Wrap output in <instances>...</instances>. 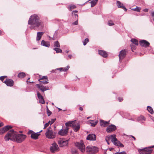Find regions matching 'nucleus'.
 Here are the masks:
<instances>
[{
    "mask_svg": "<svg viewBox=\"0 0 154 154\" xmlns=\"http://www.w3.org/2000/svg\"><path fill=\"white\" fill-rule=\"evenodd\" d=\"M98 53L103 57H106L107 56V54L106 52L104 51L99 50Z\"/></svg>",
    "mask_w": 154,
    "mask_h": 154,
    "instance_id": "nucleus-22",
    "label": "nucleus"
},
{
    "mask_svg": "<svg viewBox=\"0 0 154 154\" xmlns=\"http://www.w3.org/2000/svg\"><path fill=\"white\" fill-rule=\"evenodd\" d=\"M56 69H55V70H52L51 71V72H55V71L56 70Z\"/></svg>",
    "mask_w": 154,
    "mask_h": 154,
    "instance_id": "nucleus-61",
    "label": "nucleus"
},
{
    "mask_svg": "<svg viewBox=\"0 0 154 154\" xmlns=\"http://www.w3.org/2000/svg\"><path fill=\"white\" fill-rule=\"evenodd\" d=\"M77 20L72 23V24L74 25H77L78 24V19L77 18Z\"/></svg>",
    "mask_w": 154,
    "mask_h": 154,
    "instance_id": "nucleus-48",
    "label": "nucleus"
},
{
    "mask_svg": "<svg viewBox=\"0 0 154 154\" xmlns=\"http://www.w3.org/2000/svg\"><path fill=\"white\" fill-rule=\"evenodd\" d=\"M76 8V6L74 5H70L69 6V11H71L72 10V9H74Z\"/></svg>",
    "mask_w": 154,
    "mask_h": 154,
    "instance_id": "nucleus-38",
    "label": "nucleus"
},
{
    "mask_svg": "<svg viewBox=\"0 0 154 154\" xmlns=\"http://www.w3.org/2000/svg\"><path fill=\"white\" fill-rule=\"evenodd\" d=\"M51 127L48 128L47 131L46 132L45 135L46 137L49 139H53L55 137L56 133L52 130H50Z\"/></svg>",
    "mask_w": 154,
    "mask_h": 154,
    "instance_id": "nucleus-6",
    "label": "nucleus"
},
{
    "mask_svg": "<svg viewBox=\"0 0 154 154\" xmlns=\"http://www.w3.org/2000/svg\"><path fill=\"white\" fill-rule=\"evenodd\" d=\"M4 125L3 123L2 122L0 123V127L3 126Z\"/></svg>",
    "mask_w": 154,
    "mask_h": 154,
    "instance_id": "nucleus-58",
    "label": "nucleus"
},
{
    "mask_svg": "<svg viewBox=\"0 0 154 154\" xmlns=\"http://www.w3.org/2000/svg\"><path fill=\"white\" fill-rule=\"evenodd\" d=\"M28 134L31 135V137L33 139L36 140L38 138V136L40 134L39 132L35 133L32 131L30 130L28 132Z\"/></svg>",
    "mask_w": 154,
    "mask_h": 154,
    "instance_id": "nucleus-9",
    "label": "nucleus"
},
{
    "mask_svg": "<svg viewBox=\"0 0 154 154\" xmlns=\"http://www.w3.org/2000/svg\"><path fill=\"white\" fill-rule=\"evenodd\" d=\"M78 12L77 11L75 10L74 11H73L72 12V15L73 17H75V18H77V19L78 17V15L75 14V13H76Z\"/></svg>",
    "mask_w": 154,
    "mask_h": 154,
    "instance_id": "nucleus-31",
    "label": "nucleus"
},
{
    "mask_svg": "<svg viewBox=\"0 0 154 154\" xmlns=\"http://www.w3.org/2000/svg\"><path fill=\"white\" fill-rule=\"evenodd\" d=\"M4 76L0 77V80L2 81H3L4 79Z\"/></svg>",
    "mask_w": 154,
    "mask_h": 154,
    "instance_id": "nucleus-54",
    "label": "nucleus"
},
{
    "mask_svg": "<svg viewBox=\"0 0 154 154\" xmlns=\"http://www.w3.org/2000/svg\"><path fill=\"white\" fill-rule=\"evenodd\" d=\"M28 24L30 26V28L31 29L35 30L38 28H42L43 26V23L40 20L39 17L36 14L30 16Z\"/></svg>",
    "mask_w": 154,
    "mask_h": 154,
    "instance_id": "nucleus-2",
    "label": "nucleus"
},
{
    "mask_svg": "<svg viewBox=\"0 0 154 154\" xmlns=\"http://www.w3.org/2000/svg\"><path fill=\"white\" fill-rule=\"evenodd\" d=\"M136 8H135L131 9L132 10H133V11H136Z\"/></svg>",
    "mask_w": 154,
    "mask_h": 154,
    "instance_id": "nucleus-62",
    "label": "nucleus"
},
{
    "mask_svg": "<svg viewBox=\"0 0 154 154\" xmlns=\"http://www.w3.org/2000/svg\"><path fill=\"white\" fill-rule=\"evenodd\" d=\"M2 32V31L1 30H0V35H1Z\"/></svg>",
    "mask_w": 154,
    "mask_h": 154,
    "instance_id": "nucleus-63",
    "label": "nucleus"
},
{
    "mask_svg": "<svg viewBox=\"0 0 154 154\" xmlns=\"http://www.w3.org/2000/svg\"><path fill=\"white\" fill-rule=\"evenodd\" d=\"M89 42V39L88 38H85V41L83 42V45H85L87 43Z\"/></svg>",
    "mask_w": 154,
    "mask_h": 154,
    "instance_id": "nucleus-40",
    "label": "nucleus"
},
{
    "mask_svg": "<svg viewBox=\"0 0 154 154\" xmlns=\"http://www.w3.org/2000/svg\"><path fill=\"white\" fill-rule=\"evenodd\" d=\"M143 11L145 12H148V9H144Z\"/></svg>",
    "mask_w": 154,
    "mask_h": 154,
    "instance_id": "nucleus-56",
    "label": "nucleus"
},
{
    "mask_svg": "<svg viewBox=\"0 0 154 154\" xmlns=\"http://www.w3.org/2000/svg\"><path fill=\"white\" fill-rule=\"evenodd\" d=\"M50 150L52 152H55L58 151L59 150V148L57 144L54 143L52 144L50 148Z\"/></svg>",
    "mask_w": 154,
    "mask_h": 154,
    "instance_id": "nucleus-10",
    "label": "nucleus"
},
{
    "mask_svg": "<svg viewBox=\"0 0 154 154\" xmlns=\"http://www.w3.org/2000/svg\"><path fill=\"white\" fill-rule=\"evenodd\" d=\"M72 154H78V153L77 150H73L72 151Z\"/></svg>",
    "mask_w": 154,
    "mask_h": 154,
    "instance_id": "nucleus-45",
    "label": "nucleus"
},
{
    "mask_svg": "<svg viewBox=\"0 0 154 154\" xmlns=\"http://www.w3.org/2000/svg\"><path fill=\"white\" fill-rule=\"evenodd\" d=\"M48 80V77L46 76H43L41 78L39 79L38 80L39 81H40V80Z\"/></svg>",
    "mask_w": 154,
    "mask_h": 154,
    "instance_id": "nucleus-37",
    "label": "nucleus"
},
{
    "mask_svg": "<svg viewBox=\"0 0 154 154\" xmlns=\"http://www.w3.org/2000/svg\"><path fill=\"white\" fill-rule=\"evenodd\" d=\"M86 152L88 154H95L97 152L98 148L95 146H88L86 149Z\"/></svg>",
    "mask_w": 154,
    "mask_h": 154,
    "instance_id": "nucleus-7",
    "label": "nucleus"
},
{
    "mask_svg": "<svg viewBox=\"0 0 154 154\" xmlns=\"http://www.w3.org/2000/svg\"><path fill=\"white\" fill-rule=\"evenodd\" d=\"M39 102L40 103L42 104H43L45 103V101L44 100L43 98H42L41 99H39Z\"/></svg>",
    "mask_w": 154,
    "mask_h": 154,
    "instance_id": "nucleus-42",
    "label": "nucleus"
},
{
    "mask_svg": "<svg viewBox=\"0 0 154 154\" xmlns=\"http://www.w3.org/2000/svg\"><path fill=\"white\" fill-rule=\"evenodd\" d=\"M131 136L133 138L134 140H136V138L133 136L131 135Z\"/></svg>",
    "mask_w": 154,
    "mask_h": 154,
    "instance_id": "nucleus-59",
    "label": "nucleus"
},
{
    "mask_svg": "<svg viewBox=\"0 0 154 154\" xmlns=\"http://www.w3.org/2000/svg\"><path fill=\"white\" fill-rule=\"evenodd\" d=\"M126 55V53L125 50H123L121 51L119 55V60H122L124 58Z\"/></svg>",
    "mask_w": 154,
    "mask_h": 154,
    "instance_id": "nucleus-17",
    "label": "nucleus"
},
{
    "mask_svg": "<svg viewBox=\"0 0 154 154\" xmlns=\"http://www.w3.org/2000/svg\"><path fill=\"white\" fill-rule=\"evenodd\" d=\"M100 125L103 127H105L107 126L109 124V121L106 122L103 120H100Z\"/></svg>",
    "mask_w": 154,
    "mask_h": 154,
    "instance_id": "nucleus-23",
    "label": "nucleus"
},
{
    "mask_svg": "<svg viewBox=\"0 0 154 154\" xmlns=\"http://www.w3.org/2000/svg\"><path fill=\"white\" fill-rule=\"evenodd\" d=\"M26 138L25 135L17 134L13 130L9 131L5 137L4 139L6 141L9 140L16 141L18 143H20L23 141Z\"/></svg>",
    "mask_w": 154,
    "mask_h": 154,
    "instance_id": "nucleus-1",
    "label": "nucleus"
},
{
    "mask_svg": "<svg viewBox=\"0 0 154 154\" xmlns=\"http://www.w3.org/2000/svg\"><path fill=\"white\" fill-rule=\"evenodd\" d=\"M115 154H126L125 152L123 151L120 152H116Z\"/></svg>",
    "mask_w": 154,
    "mask_h": 154,
    "instance_id": "nucleus-46",
    "label": "nucleus"
},
{
    "mask_svg": "<svg viewBox=\"0 0 154 154\" xmlns=\"http://www.w3.org/2000/svg\"><path fill=\"white\" fill-rule=\"evenodd\" d=\"M131 41L134 44L136 45H138V41L134 38H132L131 40Z\"/></svg>",
    "mask_w": 154,
    "mask_h": 154,
    "instance_id": "nucleus-30",
    "label": "nucleus"
},
{
    "mask_svg": "<svg viewBox=\"0 0 154 154\" xmlns=\"http://www.w3.org/2000/svg\"><path fill=\"white\" fill-rule=\"evenodd\" d=\"M153 147L154 146H152L143 149H139L138 151L140 154H151L152 149H150Z\"/></svg>",
    "mask_w": 154,
    "mask_h": 154,
    "instance_id": "nucleus-4",
    "label": "nucleus"
},
{
    "mask_svg": "<svg viewBox=\"0 0 154 154\" xmlns=\"http://www.w3.org/2000/svg\"><path fill=\"white\" fill-rule=\"evenodd\" d=\"M112 136H114V137L113 138L114 139L112 141L113 143L116 146H118L120 144V142L118 141L116 138V135L112 134Z\"/></svg>",
    "mask_w": 154,
    "mask_h": 154,
    "instance_id": "nucleus-19",
    "label": "nucleus"
},
{
    "mask_svg": "<svg viewBox=\"0 0 154 154\" xmlns=\"http://www.w3.org/2000/svg\"><path fill=\"white\" fill-rule=\"evenodd\" d=\"M79 109L81 111H82L83 110V108L82 107H80L79 108Z\"/></svg>",
    "mask_w": 154,
    "mask_h": 154,
    "instance_id": "nucleus-60",
    "label": "nucleus"
},
{
    "mask_svg": "<svg viewBox=\"0 0 154 154\" xmlns=\"http://www.w3.org/2000/svg\"><path fill=\"white\" fill-rule=\"evenodd\" d=\"M47 113L48 116H50L51 114V112L48 109V107H47Z\"/></svg>",
    "mask_w": 154,
    "mask_h": 154,
    "instance_id": "nucleus-39",
    "label": "nucleus"
},
{
    "mask_svg": "<svg viewBox=\"0 0 154 154\" xmlns=\"http://www.w3.org/2000/svg\"><path fill=\"white\" fill-rule=\"evenodd\" d=\"M30 79V78H29L28 79H27V82H29V83H34V82H29V81H28V80H29V79Z\"/></svg>",
    "mask_w": 154,
    "mask_h": 154,
    "instance_id": "nucleus-57",
    "label": "nucleus"
},
{
    "mask_svg": "<svg viewBox=\"0 0 154 154\" xmlns=\"http://www.w3.org/2000/svg\"><path fill=\"white\" fill-rule=\"evenodd\" d=\"M72 55H69L68 56V58H67V59H71L72 58Z\"/></svg>",
    "mask_w": 154,
    "mask_h": 154,
    "instance_id": "nucleus-55",
    "label": "nucleus"
},
{
    "mask_svg": "<svg viewBox=\"0 0 154 154\" xmlns=\"http://www.w3.org/2000/svg\"><path fill=\"white\" fill-rule=\"evenodd\" d=\"M4 83L7 86L11 87L14 85V82L11 79H6Z\"/></svg>",
    "mask_w": 154,
    "mask_h": 154,
    "instance_id": "nucleus-15",
    "label": "nucleus"
},
{
    "mask_svg": "<svg viewBox=\"0 0 154 154\" xmlns=\"http://www.w3.org/2000/svg\"><path fill=\"white\" fill-rule=\"evenodd\" d=\"M86 139L89 140H95L96 139V137L95 134H90L87 136Z\"/></svg>",
    "mask_w": 154,
    "mask_h": 154,
    "instance_id": "nucleus-16",
    "label": "nucleus"
},
{
    "mask_svg": "<svg viewBox=\"0 0 154 154\" xmlns=\"http://www.w3.org/2000/svg\"><path fill=\"white\" fill-rule=\"evenodd\" d=\"M69 68V66H67L66 67L63 68L62 71L66 72L67 71Z\"/></svg>",
    "mask_w": 154,
    "mask_h": 154,
    "instance_id": "nucleus-36",
    "label": "nucleus"
},
{
    "mask_svg": "<svg viewBox=\"0 0 154 154\" xmlns=\"http://www.w3.org/2000/svg\"><path fill=\"white\" fill-rule=\"evenodd\" d=\"M39 81L41 83L40 84H36V86H37V87L39 88L44 93L45 91L49 90L48 88H46V87H44V86L42 85V84H47L48 83V80H46L45 81V80H40V81Z\"/></svg>",
    "mask_w": 154,
    "mask_h": 154,
    "instance_id": "nucleus-5",
    "label": "nucleus"
},
{
    "mask_svg": "<svg viewBox=\"0 0 154 154\" xmlns=\"http://www.w3.org/2000/svg\"><path fill=\"white\" fill-rule=\"evenodd\" d=\"M12 127L10 125H7L6 126L2 129V130L1 131L0 129V133H2V134L4 133L5 131H7L9 129L11 128Z\"/></svg>",
    "mask_w": 154,
    "mask_h": 154,
    "instance_id": "nucleus-18",
    "label": "nucleus"
},
{
    "mask_svg": "<svg viewBox=\"0 0 154 154\" xmlns=\"http://www.w3.org/2000/svg\"><path fill=\"white\" fill-rule=\"evenodd\" d=\"M49 38L50 39H52L53 40H55L56 38V37L54 36V35L53 36V37L52 38H51V37L49 36Z\"/></svg>",
    "mask_w": 154,
    "mask_h": 154,
    "instance_id": "nucleus-50",
    "label": "nucleus"
},
{
    "mask_svg": "<svg viewBox=\"0 0 154 154\" xmlns=\"http://www.w3.org/2000/svg\"><path fill=\"white\" fill-rule=\"evenodd\" d=\"M25 75L26 74L24 72H20L18 74V77L19 78H24L25 76Z\"/></svg>",
    "mask_w": 154,
    "mask_h": 154,
    "instance_id": "nucleus-26",
    "label": "nucleus"
},
{
    "mask_svg": "<svg viewBox=\"0 0 154 154\" xmlns=\"http://www.w3.org/2000/svg\"><path fill=\"white\" fill-rule=\"evenodd\" d=\"M151 15L153 17V21H154V11L151 13Z\"/></svg>",
    "mask_w": 154,
    "mask_h": 154,
    "instance_id": "nucleus-51",
    "label": "nucleus"
},
{
    "mask_svg": "<svg viewBox=\"0 0 154 154\" xmlns=\"http://www.w3.org/2000/svg\"><path fill=\"white\" fill-rule=\"evenodd\" d=\"M54 47L58 48L60 47L59 43L58 41H56L54 42Z\"/></svg>",
    "mask_w": 154,
    "mask_h": 154,
    "instance_id": "nucleus-29",
    "label": "nucleus"
},
{
    "mask_svg": "<svg viewBox=\"0 0 154 154\" xmlns=\"http://www.w3.org/2000/svg\"><path fill=\"white\" fill-rule=\"evenodd\" d=\"M62 69H63V68H57L56 69L59 70L60 71H62Z\"/></svg>",
    "mask_w": 154,
    "mask_h": 154,
    "instance_id": "nucleus-53",
    "label": "nucleus"
},
{
    "mask_svg": "<svg viewBox=\"0 0 154 154\" xmlns=\"http://www.w3.org/2000/svg\"><path fill=\"white\" fill-rule=\"evenodd\" d=\"M65 125L66 127L72 126L75 132L78 131L80 128V125L77 123L76 121H69L66 123Z\"/></svg>",
    "mask_w": 154,
    "mask_h": 154,
    "instance_id": "nucleus-3",
    "label": "nucleus"
},
{
    "mask_svg": "<svg viewBox=\"0 0 154 154\" xmlns=\"http://www.w3.org/2000/svg\"><path fill=\"white\" fill-rule=\"evenodd\" d=\"M50 124V122H48L47 123H46L44 126V129H45Z\"/></svg>",
    "mask_w": 154,
    "mask_h": 154,
    "instance_id": "nucleus-44",
    "label": "nucleus"
},
{
    "mask_svg": "<svg viewBox=\"0 0 154 154\" xmlns=\"http://www.w3.org/2000/svg\"><path fill=\"white\" fill-rule=\"evenodd\" d=\"M117 5L118 8L123 9L125 11H127V9L123 5V4H122L119 1H117Z\"/></svg>",
    "mask_w": 154,
    "mask_h": 154,
    "instance_id": "nucleus-21",
    "label": "nucleus"
},
{
    "mask_svg": "<svg viewBox=\"0 0 154 154\" xmlns=\"http://www.w3.org/2000/svg\"><path fill=\"white\" fill-rule=\"evenodd\" d=\"M116 129V126L114 125L111 124L109 125L107 128L106 129V131L108 133H110L115 131Z\"/></svg>",
    "mask_w": 154,
    "mask_h": 154,
    "instance_id": "nucleus-11",
    "label": "nucleus"
},
{
    "mask_svg": "<svg viewBox=\"0 0 154 154\" xmlns=\"http://www.w3.org/2000/svg\"><path fill=\"white\" fill-rule=\"evenodd\" d=\"M41 45L44 46L49 47L50 46V42H46L44 40L42 41Z\"/></svg>",
    "mask_w": 154,
    "mask_h": 154,
    "instance_id": "nucleus-25",
    "label": "nucleus"
},
{
    "mask_svg": "<svg viewBox=\"0 0 154 154\" xmlns=\"http://www.w3.org/2000/svg\"><path fill=\"white\" fill-rule=\"evenodd\" d=\"M75 145L82 152H84L85 151V146L82 141L76 142L75 143Z\"/></svg>",
    "mask_w": 154,
    "mask_h": 154,
    "instance_id": "nucleus-8",
    "label": "nucleus"
},
{
    "mask_svg": "<svg viewBox=\"0 0 154 154\" xmlns=\"http://www.w3.org/2000/svg\"><path fill=\"white\" fill-rule=\"evenodd\" d=\"M147 109L148 111L151 114H152L153 113V110L152 108L150 106H148L147 107Z\"/></svg>",
    "mask_w": 154,
    "mask_h": 154,
    "instance_id": "nucleus-27",
    "label": "nucleus"
},
{
    "mask_svg": "<svg viewBox=\"0 0 154 154\" xmlns=\"http://www.w3.org/2000/svg\"><path fill=\"white\" fill-rule=\"evenodd\" d=\"M108 24L109 26H112L114 25V24L113 23L112 21L111 20L109 21Z\"/></svg>",
    "mask_w": 154,
    "mask_h": 154,
    "instance_id": "nucleus-35",
    "label": "nucleus"
},
{
    "mask_svg": "<svg viewBox=\"0 0 154 154\" xmlns=\"http://www.w3.org/2000/svg\"><path fill=\"white\" fill-rule=\"evenodd\" d=\"M37 97H38V98L39 99H41L43 98L42 96L39 93V92L38 91H37Z\"/></svg>",
    "mask_w": 154,
    "mask_h": 154,
    "instance_id": "nucleus-34",
    "label": "nucleus"
},
{
    "mask_svg": "<svg viewBox=\"0 0 154 154\" xmlns=\"http://www.w3.org/2000/svg\"><path fill=\"white\" fill-rule=\"evenodd\" d=\"M118 146L120 147H123L124 146V145L120 142Z\"/></svg>",
    "mask_w": 154,
    "mask_h": 154,
    "instance_id": "nucleus-49",
    "label": "nucleus"
},
{
    "mask_svg": "<svg viewBox=\"0 0 154 154\" xmlns=\"http://www.w3.org/2000/svg\"><path fill=\"white\" fill-rule=\"evenodd\" d=\"M53 50L56 51L57 53H62V50L59 48H55L53 49Z\"/></svg>",
    "mask_w": 154,
    "mask_h": 154,
    "instance_id": "nucleus-28",
    "label": "nucleus"
},
{
    "mask_svg": "<svg viewBox=\"0 0 154 154\" xmlns=\"http://www.w3.org/2000/svg\"><path fill=\"white\" fill-rule=\"evenodd\" d=\"M97 2L94 0H93L91 2V7H93L94 6L97 4Z\"/></svg>",
    "mask_w": 154,
    "mask_h": 154,
    "instance_id": "nucleus-33",
    "label": "nucleus"
},
{
    "mask_svg": "<svg viewBox=\"0 0 154 154\" xmlns=\"http://www.w3.org/2000/svg\"><path fill=\"white\" fill-rule=\"evenodd\" d=\"M145 117L143 116H140L138 119V121H140L141 120H145Z\"/></svg>",
    "mask_w": 154,
    "mask_h": 154,
    "instance_id": "nucleus-32",
    "label": "nucleus"
},
{
    "mask_svg": "<svg viewBox=\"0 0 154 154\" xmlns=\"http://www.w3.org/2000/svg\"><path fill=\"white\" fill-rule=\"evenodd\" d=\"M4 76L3 77H4V78L5 79V78H6L7 77V76Z\"/></svg>",
    "mask_w": 154,
    "mask_h": 154,
    "instance_id": "nucleus-64",
    "label": "nucleus"
},
{
    "mask_svg": "<svg viewBox=\"0 0 154 154\" xmlns=\"http://www.w3.org/2000/svg\"><path fill=\"white\" fill-rule=\"evenodd\" d=\"M44 33V32H38L37 33L36 40L38 41L40 40Z\"/></svg>",
    "mask_w": 154,
    "mask_h": 154,
    "instance_id": "nucleus-24",
    "label": "nucleus"
},
{
    "mask_svg": "<svg viewBox=\"0 0 154 154\" xmlns=\"http://www.w3.org/2000/svg\"><path fill=\"white\" fill-rule=\"evenodd\" d=\"M56 119H51V121H49L48 122H50V124L52 125L55 121Z\"/></svg>",
    "mask_w": 154,
    "mask_h": 154,
    "instance_id": "nucleus-41",
    "label": "nucleus"
},
{
    "mask_svg": "<svg viewBox=\"0 0 154 154\" xmlns=\"http://www.w3.org/2000/svg\"><path fill=\"white\" fill-rule=\"evenodd\" d=\"M69 140L60 139L58 141V143L60 147H63L67 145Z\"/></svg>",
    "mask_w": 154,
    "mask_h": 154,
    "instance_id": "nucleus-12",
    "label": "nucleus"
},
{
    "mask_svg": "<svg viewBox=\"0 0 154 154\" xmlns=\"http://www.w3.org/2000/svg\"><path fill=\"white\" fill-rule=\"evenodd\" d=\"M118 100H119V102H121L123 100V98L122 97H119L118 98Z\"/></svg>",
    "mask_w": 154,
    "mask_h": 154,
    "instance_id": "nucleus-52",
    "label": "nucleus"
},
{
    "mask_svg": "<svg viewBox=\"0 0 154 154\" xmlns=\"http://www.w3.org/2000/svg\"><path fill=\"white\" fill-rule=\"evenodd\" d=\"M112 135H111L109 136H107L106 137L105 140L106 142H107V143L108 144H109V141L110 140H111L112 142L113 140V138L114 137V136H112Z\"/></svg>",
    "mask_w": 154,
    "mask_h": 154,
    "instance_id": "nucleus-20",
    "label": "nucleus"
},
{
    "mask_svg": "<svg viewBox=\"0 0 154 154\" xmlns=\"http://www.w3.org/2000/svg\"><path fill=\"white\" fill-rule=\"evenodd\" d=\"M68 129L69 128L68 127H66L65 129H61L58 132V134L62 136L66 135L67 134Z\"/></svg>",
    "mask_w": 154,
    "mask_h": 154,
    "instance_id": "nucleus-13",
    "label": "nucleus"
},
{
    "mask_svg": "<svg viewBox=\"0 0 154 154\" xmlns=\"http://www.w3.org/2000/svg\"><path fill=\"white\" fill-rule=\"evenodd\" d=\"M97 121H95L94 122H90L91 124V126L93 127L95 126V125L97 124Z\"/></svg>",
    "mask_w": 154,
    "mask_h": 154,
    "instance_id": "nucleus-43",
    "label": "nucleus"
},
{
    "mask_svg": "<svg viewBox=\"0 0 154 154\" xmlns=\"http://www.w3.org/2000/svg\"><path fill=\"white\" fill-rule=\"evenodd\" d=\"M140 44L142 46L147 48L149 46L150 44L147 41L145 40H141L139 42Z\"/></svg>",
    "mask_w": 154,
    "mask_h": 154,
    "instance_id": "nucleus-14",
    "label": "nucleus"
},
{
    "mask_svg": "<svg viewBox=\"0 0 154 154\" xmlns=\"http://www.w3.org/2000/svg\"><path fill=\"white\" fill-rule=\"evenodd\" d=\"M140 9H141L140 8L137 7L136 8V11H137L138 12H140Z\"/></svg>",
    "mask_w": 154,
    "mask_h": 154,
    "instance_id": "nucleus-47",
    "label": "nucleus"
}]
</instances>
